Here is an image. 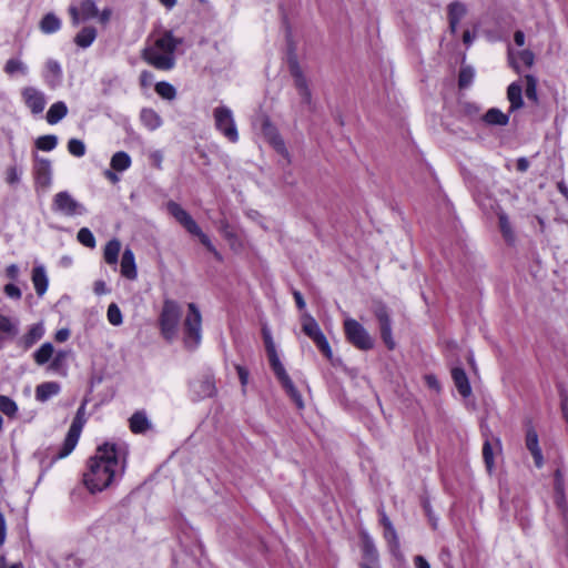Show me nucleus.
<instances>
[{"mask_svg": "<svg viewBox=\"0 0 568 568\" xmlns=\"http://www.w3.org/2000/svg\"><path fill=\"white\" fill-rule=\"evenodd\" d=\"M129 446L121 440H109L99 445L88 460L83 481L92 494L101 493L119 481L126 468Z\"/></svg>", "mask_w": 568, "mask_h": 568, "instance_id": "1", "label": "nucleus"}, {"mask_svg": "<svg viewBox=\"0 0 568 568\" xmlns=\"http://www.w3.org/2000/svg\"><path fill=\"white\" fill-rule=\"evenodd\" d=\"M180 40L172 32H163L143 50L144 60L160 70H171L175 64L174 51Z\"/></svg>", "mask_w": 568, "mask_h": 568, "instance_id": "2", "label": "nucleus"}, {"mask_svg": "<svg viewBox=\"0 0 568 568\" xmlns=\"http://www.w3.org/2000/svg\"><path fill=\"white\" fill-rule=\"evenodd\" d=\"M263 341L267 354V358L270 362V366L274 372L276 378L281 383L282 387L286 390L287 395L292 398V400L296 404L298 408L304 407V403L301 394L295 388L292 379L290 378L284 365L281 362L275 342L272 337L271 331L264 326L262 329Z\"/></svg>", "mask_w": 568, "mask_h": 568, "instance_id": "3", "label": "nucleus"}, {"mask_svg": "<svg viewBox=\"0 0 568 568\" xmlns=\"http://www.w3.org/2000/svg\"><path fill=\"white\" fill-rule=\"evenodd\" d=\"M181 315V307L175 301L165 300L163 302L159 326L164 339L172 342L178 337Z\"/></svg>", "mask_w": 568, "mask_h": 568, "instance_id": "4", "label": "nucleus"}, {"mask_svg": "<svg viewBox=\"0 0 568 568\" xmlns=\"http://www.w3.org/2000/svg\"><path fill=\"white\" fill-rule=\"evenodd\" d=\"M168 212L192 235L199 237L200 242L212 253L217 254L211 240L202 232L192 216L178 203L169 202Z\"/></svg>", "mask_w": 568, "mask_h": 568, "instance_id": "5", "label": "nucleus"}, {"mask_svg": "<svg viewBox=\"0 0 568 568\" xmlns=\"http://www.w3.org/2000/svg\"><path fill=\"white\" fill-rule=\"evenodd\" d=\"M202 339V315L194 303L187 305L183 324V341L187 348H195Z\"/></svg>", "mask_w": 568, "mask_h": 568, "instance_id": "6", "label": "nucleus"}, {"mask_svg": "<svg viewBox=\"0 0 568 568\" xmlns=\"http://www.w3.org/2000/svg\"><path fill=\"white\" fill-rule=\"evenodd\" d=\"M215 129L230 142L236 143L240 139L233 111L226 105H219L213 110Z\"/></svg>", "mask_w": 568, "mask_h": 568, "instance_id": "7", "label": "nucleus"}, {"mask_svg": "<svg viewBox=\"0 0 568 568\" xmlns=\"http://www.w3.org/2000/svg\"><path fill=\"white\" fill-rule=\"evenodd\" d=\"M344 332L347 341L356 348L368 351L374 347V338L356 320L347 317L344 321Z\"/></svg>", "mask_w": 568, "mask_h": 568, "instance_id": "8", "label": "nucleus"}, {"mask_svg": "<svg viewBox=\"0 0 568 568\" xmlns=\"http://www.w3.org/2000/svg\"><path fill=\"white\" fill-rule=\"evenodd\" d=\"M303 332L316 344L318 349L324 354L327 359L333 358V352L329 343L323 332L321 331L317 322L308 314L302 316Z\"/></svg>", "mask_w": 568, "mask_h": 568, "instance_id": "9", "label": "nucleus"}, {"mask_svg": "<svg viewBox=\"0 0 568 568\" xmlns=\"http://www.w3.org/2000/svg\"><path fill=\"white\" fill-rule=\"evenodd\" d=\"M84 424H85L84 405H82L77 412V415L70 426V429H69V432L65 436V439L63 442L62 448L59 452V454L57 455V458H64L73 452V449L75 448V446L79 442V438H80V435H81Z\"/></svg>", "mask_w": 568, "mask_h": 568, "instance_id": "10", "label": "nucleus"}, {"mask_svg": "<svg viewBox=\"0 0 568 568\" xmlns=\"http://www.w3.org/2000/svg\"><path fill=\"white\" fill-rule=\"evenodd\" d=\"M254 128L278 153L285 154L286 149L283 140L278 135L275 126L266 116H258L254 121Z\"/></svg>", "mask_w": 568, "mask_h": 568, "instance_id": "11", "label": "nucleus"}, {"mask_svg": "<svg viewBox=\"0 0 568 568\" xmlns=\"http://www.w3.org/2000/svg\"><path fill=\"white\" fill-rule=\"evenodd\" d=\"M52 207L68 216L82 215L87 212L85 207L65 191L54 195Z\"/></svg>", "mask_w": 568, "mask_h": 568, "instance_id": "12", "label": "nucleus"}, {"mask_svg": "<svg viewBox=\"0 0 568 568\" xmlns=\"http://www.w3.org/2000/svg\"><path fill=\"white\" fill-rule=\"evenodd\" d=\"M21 98L26 106L32 114H40L43 112L47 98L43 91L36 87H24L21 89Z\"/></svg>", "mask_w": 568, "mask_h": 568, "instance_id": "13", "label": "nucleus"}, {"mask_svg": "<svg viewBox=\"0 0 568 568\" xmlns=\"http://www.w3.org/2000/svg\"><path fill=\"white\" fill-rule=\"evenodd\" d=\"M69 13L72 23L78 26L81 21L98 17V8L92 0H82L79 6H70Z\"/></svg>", "mask_w": 568, "mask_h": 568, "instance_id": "14", "label": "nucleus"}, {"mask_svg": "<svg viewBox=\"0 0 568 568\" xmlns=\"http://www.w3.org/2000/svg\"><path fill=\"white\" fill-rule=\"evenodd\" d=\"M525 444H526V448L529 450V453L531 454V456L534 458V463H535L536 467L541 468L545 464V460H544L541 448L539 446L538 434L535 430V428L529 427L526 430Z\"/></svg>", "mask_w": 568, "mask_h": 568, "instance_id": "15", "label": "nucleus"}, {"mask_svg": "<svg viewBox=\"0 0 568 568\" xmlns=\"http://www.w3.org/2000/svg\"><path fill=\"white\" fill-rule=\"evenodd\" d=\"M34 175L37 185L47 189L52 181L51 162L47 159L37 158L34 163Z\"/></svg>", "mask_w": 568, "mask_h": 568, "instance_id": "16", "label": "nucleus"}, {"mask_svg": "<svg viewBox=\"0 0 568 568\" xmlns=\"http://www.w3.org/2000/svg\"><path fill=\"white\" fill-rule=\"evenodd\" d=\"M42 77L49 87L54 88L62 79V68L59 61L48 59L44 63Z\"/></svg>", "mask_w": 568, "mask_h": 568, "instance_id": "17", "label": "nucleus"}, {"mask_svg": "<svg viewBox=\"0 0 568 568\" xmlns=\"http://www.w3.org/2000/svg\"><path fill=\"white\" fill-rule=\"evenodd\" d=\"M535 55L530 50L518 52L509 51V63L519 72L523 68H530L534 64Z\"/></svg>", "mask_w": 568, "mask_h": 568, "instance_id": "18", "label": "nucleus"}, {"mask_svg": "<svg viewBox=\"0 0 568 568\" xmlns=\"http://www.w3.org/2000/svg\"><path fill=\"white\" fill-rule=\"evenodd\" d=\"M31 280L38 296H43L49 286V278L45 267L41 264L36 265L32 270Z\"/></svg>", "mask_w": 568, "mask_h": 568, "instance_id": "19", "label": "nucleus"}, {"mask_svg": "<svg viewBox=\"0 0 568 568\" xmlns=\"http://www.w3.org/2000/svg\"><path fill=\"white\" fill-rule=\"evenodd\" d=\"M121 274L128 280H135L138 277L136 264L134 253L126 248L121 258Z\"/></svg>", "mask_w": 568, "mask_h": 568, "instance_id": "20", "label": "nucleus"}, {"mask_svg": "<svg viewBox=\"0 0 568 568\" xmlns=\"http://www.w3.org/2000/svg\"><path fill=\"white\" fill-rule=\"evenodd\" d=\"M140 121L143 126L149 131H155L163 124L160 114L150 108H144L140 112Z\"/></svg>", "mask_w": 568, "mask_h": 568, "instance_id": "21", "label": "nucleus"}, {"mask_svg": "<svg viewBox=\"0 0 568 568\" xmlns=\"http://www.w3.org/2000/svg\"><path fill=\"white\" fill-rule=\"evenodd\" d=\"M61 390V386L57 382H44L37 386L36 398L39 402H47L53 396H57Z\"/></svg>", "mask_w": 568, "mask_h": 568, "instance_id": "22", "label": "nucleus"}, {"mask_svg": "<svg viewBox=\"0 0 568 568\" xmlns=\"http://www.w3.org/2000/svg\"><path fill=\"white\" fill-rule=\"evenodd\" d=\"M452 377L459 394L463 397L469 396L471 387L465 371L459 367H455L452 369Z\"/></svg>", "mask_w": 568, "mask_h": 568, "instance_id": "23", "label": "nucleus"}, {"mask_svg": "<svg viewBox=\"0 0 568 568\" xmlns=\"http://www.w3.org/2000/svg\"><path fill=\"white\" fill-rule=\"evenodd\" d=\"M466 7L460 2H453L448 6L449 28L453 33L457 31L460 20L466 14Z\"/></svg>", "mask_w": 568, "mask_h": 568, "instance_id": "24", "label": "nucleus"}, {"mask_svg": "<svg viewBox=\"0 0 568 568\" xmlns=\"http://www.w3.org/2000/svg\"><path fill=\"white\" fill-rule=\"evenodd\" d=\"M507 99L510 103V111L518 110L523 106V87L519 82H513L507 89Z\"/></svg>", "mask_w": 568, "mask_h": 568, "instance_id": "25", "label": "nucleus"}, {"mask_svg": "<svg viewBox=\"0 0 568 568\" xmlns=\"http://www.w3.org/2000/svg\"><path fill=\"white\" fill-rule=\"evenodd\" d=\"M68 357H69L68 351L61 349V351L54 352V354L52 356V361L49 365V369L57 374L65 376L67 372H68V365H67Z\"/></svg>", "mask_w": 568, "mask_h": 568, "instance_id": "26", "label": "nucleus"}, {"mask_svg": "<svg viewBox=\"0 0 568 568\" xmlns=\"http://www.w3.org/2000/svg\"><path fill=\"white\" fill-rule=\"evenodd\" d=\"M68 114V106L64 102L58 101L51 104L47 112V121L49 124L53 125L59 123L63 118Z\"/></svg>", "mask_w": 568, "mask_h": 568, "instance_id": "27", "label": "nucleus"}, {"mask_svg": "<svg viewBox=\"0 0 568 568\" xmlns=\"http://www.w3.org/2000/svg\"><path fill=\"white\" fill-rule=\"evenodd\" d=\"M500 452V443L497 439L495 443V448L493 447L491 443L486 440L483 447V457L486 465V468L489 474L493 473L495 468V455L496 453Z\"/></svg>", "mask_w": 568, "mask_h": 568, "instance_id": "28", "label": "nucleus"}, {"mask_svg": "<svg viewBox=\"0 0 568 568\" xmlns=\"http://www.w3.org/2000/svg\"><path fill=\"white\" fill-rule=\"evenodd\" d=\"M121 251V243L119 240H110L103 250V258L109 265H116L119 254Z\"/></svg>", "mask_w": 568, "mask_h": 568, "instance_id": "29", "label": "nucleus"}, {"mask_svg": "<svg viewBox=\"0 0 568 568\" xmlns=\"http://www.w3.org/2000/svg\"><path fill=\"white\" fill-rule=\"evenodd\" d=\"M45 333V328L43 323H36L30 326L27 334L22 337V342L26 347H30L33 344H36L38 341H40Z\"/></svg>", "mask_w": 568, "mask_h": 568, "instance_id": "30", "label": "nucleus"}, {"mask_svg": "<svg viewBox=\"0 0 568 568\" xmlns=\"http://www.w3.org/2000/svg\"><path fill=\"white\" fill-rule=\"evenodd\" d=\"M151 423L144 413L138 412L130 418V428L135 434H142L150 429Z\"/></svg>", "mask_w": 568, "mask_h": 568, "instance_id": "31", "label": "nucleus"}, {"mask_svg": "<svg viewBox=\"0 0 568 568\" xmlns=\"http://www.w3.org/2000/svg\"><path fill=\"white\" fill-rule=\"evenodd\" d=\"M131 158L124 151L115 152L110 161V165L114 171L123 172L131 166Z\"/></svg>", "mask_w": 568, "mask_h": 568, "instance_id": "32", "label": "nucleus"}, {"mask_svg": "<svg viewBox=\"0 0 568 568\" xmlns=\"http://www.w3.org/2000/svg\"><path fill=\"white\" fill-rule=\"evenodd\" d=\"M54 354V347L51 343L42 344L34 353L33 359L38 365L47 364Z\"/></svg>", "mask_w": 568, "mask_h": 568, "instance_id": "33", "label": "nucleus"}, {"mask_svg": "<svg viewBox=\"0 0 568 568\" xmlns=\"http://www.w3.org/2000/svg\"><path fill=\"white\" fill-rule=\"evenodd\" d=\"M61 28L60 19L53 13L45 14L40 22V30L45 34L59 31Z\"/></svg>", "mask_w": 568, "mask_h": 568, "instance_id": "34", "label": "nucleus"}, {"mask_svg": "<svg viewBox=\"0 0 568 568\" xmlns=\"http://www.w3.org/2000/svg\"><path fill=\"white\" fill-rule=\"evenodd\" d=\"M484 121L490 125H506L509 116L499 109L493 108L485 113Z\"/></svg>", "mask_w": 568, "mask_h": 568, "instance_id": "35", "label": "nucleus"}, {"mask_svg": "<svg viewBox=\"0 0 568 568\" xmlns=\"http://www.w3.org/2000/svg\"><path fill=\"white\" fill-rule=\"evenodd\" d=\"M97 38V31L95 29L91 28V27H87V28H83L74 38V42L80 47V48H88L90 47L93 41L95 40Z\"/></svg>", "mask_w": 568, "mask_h": 568, "instance_id": "36", "label": "nucleus"}, {"mask_svg": "<svg viewBox=\"0 0 568 568\" xmlns=\"http://www.w3.org/2000/svg\"><path fill=\"white\" fill-rule=\"evenodd\" d=\"M28 67L27 64L21 61L20 59H10L7 61L6 65H4V72L9 75H14V74H22V75H26L28 74Z\"/></svg>", "mask_w": 568, "mask_h": 568, "instance_id": "37", "label": "nucleus"}, {"mask_svg": "<svg viewBox=\"0 0 568 568\" xmlns=\"http://www.w3.org/2000/svg\"><path fill=\"white\" fill-rule=\"evenodd\" d=\"M155 92L162 98V99H165V100H174L175 97H176V90L175 88L169 83V82H165V81H161V82H158L155 84Z\"/></svg>", "mask_w": 568, "mask_h": 568, "instance_id": "38", "label": "nucleus"}, {"mask_svg": "<svg viewBox=\"0 0 568 568\" xmlns=\"http://www.w3.org/2000/svg\"><path fill=\"white\" fill-rule=\"evenodd\" d=\"M384 537L387 540L392 552L394 555H396L399 550V541H398L396 530L393 527L390 521H387V528H385V530H384Z\"/></svg>", "mask_w": 568, "mask_h": 568, "instance_id": "39", "label": "nucleus"}, {"mask_svg": "<svg viewBox=\"0 0 568 568\" xmlns=\"http://www.w3.org/2000/svg\"><path fill=\"white\" fill-rule=\"evenodd\" d=\"M292 72H293V75L295 79L296 88L300 91V94L303 97V99L305 101H308L310 100V91L307 88L306 79L304 78V75L301 73V71L297 68H293Z\"/></svg>", "mask_w": 568, "mask_h": 568, "instance_id": "40", "label": "nucleus"}, {"mask_svg": "<svg viewBox=\"0 0 568 568\" xmlns=\"http://www.w3.org/2000/svg\"><path fill=\"white\" fill-rule=\"evenodd\" d=\"M58 144V138L53 134L42 135L36 140V146L41 151H52Z\"/></svg>", "mask_w": 568, "mask_h": 568, "instance_id": "41", "label": "nucleus"}, {"mask_svg": "<svg viewBox=\"0 0 568 568\" xmlns=\"http://www.w3.org/2000/svg\"><path fill=\"white\" fill-rule=\"evenodd\" d=\"M0 410L9 417H16L18 405L10 397L0 395Z\"/></svg>", "mask_w": 568, "mask_h": 568, "instance_id": "42", "label": "nucleus"}, {"mask_svg": "<svg viewBox=\"0 0 568 568\" xmlns=\"http://www.w3.org/2000/svg\"><path fill=\"white\" fill-rule=\"evenodd\" d=\"M193 388L197 396L201 398L212 396L215 390L214 384L210 379H205L195 384Z\"/></svg>", "mask_w": 568, "mask_h": 568, "instance_id": "43", "label": "nucleus"}, {"mask_svg": "<svg viewBox=\"0 0 568 568\" xmlns=\"http://www.w3.org/2000/svg\"><path fill=\"white\" fill-rule=\"evenodd\" d=\"M108 322L113 326H120L123 323L122 312L115 303H111L106 311Z\"/></svg>", "mask_w": 568, "mask_h": 568, "instance_id": "44", "label": "nucleus"}, {"mask_svg": "<svg viewBox=\"0 0 568 568\" xmlns=\"http://www.w3.org/2000/svg\"><path fill=\"white\" fill-rule=\"evenodd\" d=\"M77 239L82 245L89 248H94L97 245L95 237L88 227L80 229Z\"/></svg>", "mask_w": 568, "mask_h": 568, "instance_id": "45", "label": "nucleus"}, {"mask_svg": "<svg viewBox=\"0 0 568 568\" xmlns=\"http://www.w3.org/2000/svg\"><path fill=\"white\" fill-rule=\"evenodd\" d=\"M22 170L18 165H10L6 169L4 179L10 185H16L20 182Z\"/></svg>", "mask_w": 568, "mask_h": 568, "instance_id": "46", "label": "nucleus"}, {"mask_svg": "<svg viewBox=\"0 0 568 568\" xmlns=\"http://www.w3.org/2000/svg\"><path fill=\"white\" fill-rule=\"evenodd\" d=\"M68 151L72 155L81 158L85 154V144L79 139H71L68 142Z\"/></svg>", "mask_w": 568, "mask_h": 568, "instance_id": "47", "label": "nucleus"}, {"mask_svg": "<svg viewBox=\"0 0 568 568\" xmlns=\"http://www.w3.org/2000/svg\"><path fill=\"white\" fill-rule=\"evenodd\" d=\"M526 80V95L528 99L536 101L537 100V80L534 75L528 74L525 78Z\"/></svg>", "mask_w": 568, "mask_h": 568, "instance_id": "48", "label": "nucleus"}, {"mask_svg": "<svg viewBox=\"0 0 568 568\" xmlns=\"http://www.w3.org/2000/svg\"><path fill=\"white\" fill-rule=\"evenodd\" d=\"M499 227H500V231H501L504 237L507 241H513V239H514L513 229L508 221V217L505 214L499 215Z\"/></svg>", "mask_w": 568, "mask_h": 568, "instance_id": "49", "label": "nucleus"}, {"mask_svg": "<svg viewBox=\"0 0 568 568\" xmlns=\"http://www.w3.org/2000/svg\"><path fill=\"white\" fill-rule=\"evenodd\" d=\"M474 77H475V72L471 68H469V67L463 68L459 73V87H462V88L468 87L473 82Z\"/></svg>", "mask_w": 568, "mask_h": 568, "instance_id": "50", "label": "nucleus"}, {"mask_svg": "<svg viewBox=\"0 0 568 568\" xmlns=\"http://www.w3.org/2000/svg\"><path fill=\"white\" fill-rule=\"evenodd\" d=\"M381 335H382V338H383L384 343L386 344V346L389 349H394L395 341L392 336L390 323H385L384 326L381 327Z\"/></svg>", "mask_w": 568, "mask_h": 568, "instance_id": "51", "label": "nucleus"}, {"mask_svg": "<svg viewBox=\"0 0 568 568\" xmlns=\"http://www.w3.org/2000/svg\"><path fill=\"white\" fill-rule=\"evenodd\" d=\"M555 498L556 503L559 507H564V491H562V481H561V474L559 470L556 471V484H555Z\"/></svg>", "mask_w": 568, "mask_h": 568, "instance_id": "52", "label": "nucleus"}, {"mask_svg": "<svg viewBox=\"0 0 568 568\" xmlns=\"http://www.w3.org/2000/svg\"><path fill=\"white\" fill-rule=\"evenodd\" d=\"M0 331L3 333H17V325L10 317L0 314Z\"/></svg>", "mask_w": 568, "mask_h": 568, "instance_id": "53", "label": "nucleus"}, {"mask_svg": "<svg viewBox=\"0 0 568 568\" xmlns=\"http://www.w3.org/2000/svg\"><path fill=\"white\" fill-rule=\"evenodd\" d=\"M3 291H4V294L10 298H13V300L21 298V295H22L21 290L12 283L7 284L3 288Z\"/></svg>", "mask_w": 568, "mask_h": 568, "instance_id": "54", "label": "nucleus"}, {"mask_svg": "<svg viewBox=\"0 0 568 568\" xmlns=\"http://www.w3.org/2000/svg\"><path fill=\"white\" fill-rule=\"evenodd\" d=\"M19 266L17 264H10L6 267V275L8 278L16 281L19 277Z\"/></svg>", "mask_w": 568, "mask_h": 568, "instance_id": "55", "label": "nucleus"}, {"mask_svg": "<svg viewBox=\"0 0 568 568\" xmlns=\"http://www.w3.org/2000/svg\"><path fill=\"white\" fill-rule=\"evenodd\" d=\"M236 372H237V375H239V378H240V382L242 384L243 387H245L248 383V377H250V374L247 372L246 368L237 365L236 366Z\"/></svg>", "mask_w": 568, "mask_h": 568, "instance_id": "56", "label": "nucleus"}, {"mask_svg": "<svg viewBox=\"0 0 568 568\" xmlns=\"http://www.w3.org/2000/svg\"><path fill=\"white\" fill-rule=\"evenodd\" d=\"M93 291L97 295H105L109 293V288L103 281H95L93 285Z\"/></svg>", "mask_w": 568, "mask_h": 568, "instance_id": "57", "label": "nucleus"}, {"mask_svg": "<svg viewBox=\"0 0 568 568\" xmlns=\"http://www.w3.org/2000/svg\"><path fill=\"white\" fill-rule=\"evenodd\" d=\"M70 329L69 328H60L55 332L54 338L59 343H63L69 339L70 337Z\"/></svg>", "mask_w": 568, "mask_h": 568, "instance_id": "58", "label": "nucleus"}, {"mask_svg": "<svg viewBox=\"0 0 568 568\" xmlns=\"http://www.w3.org/2000/svg\"><path fill=\"white\" fill-rule=\"evenodd\" d=\"M140 82L144 88L150 87L153 82V74L149 71H143L140 75Z\"/></svg>", "mask_w": 568, "mask_h": 568, "instance_id": "59", "label": "nucleus"}, {"mask_svg": "<svg viewBox=\"0 0 568 568\" xmlns=\"http://www.w3.org/2000/svg\"><path fill=\"white\" fill-rule=\"evenodd\" d=\"M375 314L379 321L381 327H383L385 323H390L388 314L384 308L376 310Z\"/></svg>", "mask_w": 568, "mask_h": 568, "instance_id": "60", "label": "nucleus"}, {"mask_svg": "<svg viewBox=\"0 0 568 568\" xmlns=\"http://www.w3.org/2000/svg\"><path fill=\"white\" fill-rule=\"evenodd\" d=\"M7 536V526L3 515L0 513V546L3 545Z\"/></svg>", "mask_w": 568, "mask_h": 568, "instance_id": "61", "label": "nucleus"}, {"mask_svg": "<svg viewBox=\"0 0 568 568\" xmlns=\"http://www.w3.org/2000/svg\"><path fill=\"white\" fill-rule=\"evenodd\" d=\"M425 382L426 384L428 385V387L435 389V390H439V382L437 381V378L434 376V375H427L425 377Z\"/></svg>", "mask_w": 568, "mask_h": 568, "instance_id": "62", "label": "nucleus"}, {"mask_svg": "<svg viewBox=\"0 0 568 568\" xmlns=\"http://www.w3.org/2000/svg\"><path fill=\"white\" fill-rule=\"evenodd\" d=\"M414 562L416 568H430V565L423 556H416Z\"/></svg>", "mask_w": 568, "mask_h": 568, "instance_id": "63", "label": "nucleus"}, {"mask_svg": "<svg viewBox=\"0 0 568 568\" xmlns=\"http://www.w3.org/2000/svg\"><path fill=\"white\" fill-rule=\"evenodd\" d=\"M100 22L105 23L111 18V10L110 9H103L101 12L98 11V17Z\"/></svg>", "mask_w": 568, "mask_h": 568, "instance_id": "64", "label": "nucleus"}]
</instances>
